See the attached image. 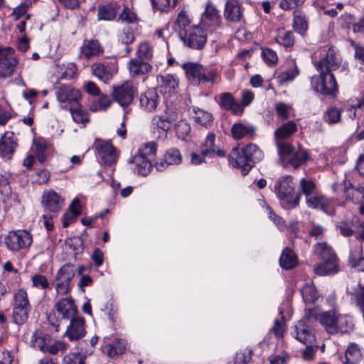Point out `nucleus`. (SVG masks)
<instances>
[{"label":"nucleus","mask_w":364,"mask_h":364,"mask_svg":"<svg viewBox=\"0 0 364 364\" xmlns=\"http://www.w3.org/2000/svg\"><path fill=\"white\" fill-rule=\"evenodd\" d=\"M264 154L255 144H249L242 149L235 147L229 155V161L241 169L242 175H246L255 164L262 160Z\"/></svg>","instance_id":"nucleus-1"},{"label":"nucleus","mask_w":364,"mask_h":364,"mask_svg":"<svg viewBox=\"0 0 364 364\" xmlns=\"http://www.w3.org/2000/svg\"><path fill=\"white\" fill-rule=\"evenodd\" d=\"M320 324L327 333L334 335L349 333L353 329L351 319L334 310L321 312Z\"/></svg>","instance_id":"nucleus-2"},{"label":"nucleus","mask_w":364,"mask_h":364,"mask_svg":"<svg viewBox=\"0 0 364 364\" xmlns=\"http://www.w3.org/2000/svg\"><path fill=\"white\" fill-rule=\"evenodd\" d=\"M316 255L323 261L314 267V272L320 276L335 274L338 272V258L332 247L326 242H318L314 246Z\"/></svg>","instance_id":"nucleus-3"},{"label":"nucleus","mask_w":364,"mask_h":364,"mask_svg":"<svg viewBox=\"0 0 364 364\" xmlns=\"http://www.w3.org/2000/svg\"><path fill=\"white\" fill-rule=\"evenodd\" d=\"M278 154L281 164L284 167L298 168L310 158L308 151L300 145L294 148L291 144H279Z\"/></svg>","instance_id":"nucleus-4"},{"label":"nucleus","mask_w":364,"mask_h":364,"mask_svg":"<svg viewBox=\"0 0 364 364\" xmlns=\"http://www.w3.org/2000/svg\"><path fill=\"white\" fill-rule=\"evenodd\" d=\"M318 72L319 75H314L311 79V87L324 96L336 97L338 92V86L334 75L323 71Z\"/></svg>","instance_id":"nucleus-5"},{"label":"nucleus","mask_w":364,"mask_h":364,"mask_svg":"<svg viewBox=\"0 0 364 364\" xmlns=\"http://www.w3.org/2000/svg\"><path fill=\"white\" fill-rule=\"evenodd\" d=\"M274 189L278 197L291 207L298 205L301 193L294 195L293 178L291 176L281 177L275 183Z\"/></svg>","instance_id":"nucleus-6"},{"label":"nucleus","mask_w":364,"mask_h":364,"mask_svg":"<svg viewBox=\"0 0 364 364\" xmlns=\"http://www.w3.org/2000/svg\"><path fill=\"white\" fill-rule=\"evenodd\" d=\"M137 95V88L132 81H125L122 84L114 86L112 95L124 109L127 108L134 101Z\"/></svg>","instance_id":"nucleus-7"},{"label":"nucleus","mask_w":364,"mask_h":364,"mask_svg":"<svg viewBox=\"0 0 364 364\" xmlns=\"http://www.w3.org/2000/svg\"><path fill=\"white\" fill-rule=\"evenodd\" d=\"M31 235L23 230L10 231L4 238V242L9 250L17 252L28 247L32 243Z\"/></svg>","instance_id":"nucleus-8"},{"label":"nucleus","mask_w":364,"mask_h":364,"mask_svg":"<svg viewBox=\"0 0 364 364\" xmlns=\"http://www.w3.org/2000/svg\"><path fill=\"white\" fill-rule=\"evenodd\" d=\"M17 63L14 49L11 47L0 46V77L11 76Z\"/></svg>","instance_id":"nucleus-9"},{"label":"nucleus","mask_w":364,"mask_h":364,"mask_svg":"<svg viewBox=\"0 0 364 364\" xmlns=\"http://www.w3.org/2000/svg\"><path fill=\"white\" fill-rule=\"evenodd\" d=\"M93 75L100 80L106 82L111 80L117 73L118 63L116 59L97 62L91 65Z\"/></svg>","instance_id":"nucleus-10"},{"label":"nucleus","mask_w":364,"mask_h":364,"mask_svg":"<svg viewBox=\"0 0 364 364\" xmlns=\"http://www.w3.org/2000/svg\"><path fill=\"white\" fill-rule=\"evenodd\" d=\"M182 41L191 49L201 50L207 42V36L200 27L194 26L186 31Z\"/></svg>","instance_id":"nucleus-11"},{"label":"nucleus","mask_w":364,"mask_h":364,"mask_svg":"<svg viewBox=\"0 0 364 364\" xmlns=\"http://www.w3.org/2000/svg\"><path fill=\"white\" fill-rule=\"evenodd\" d=\"M201 25L210 31L221 27L222 17L218 10L212 4L208 3L200 18Z\"/></svg>","instance_id":"nucleus-12"},{"label":"nucleus","mask_w":364,"mask_h":364,"mask_svg":"<svg viewBox=\"0 0 364 364\" xmlns=\"http://www.w3.org/2000/svg\"><path fill=\"white\" fill-rule=\"evenodd\" d=\"M85 334V321L83 317L75 316L70 319V324L64 334L69 341H77L84 337Z\"/></svg>","instance_id":"nucleus-13"},{"label":"nucleus","mask_w":364,"mask_h":364,"mask_svg":"<svg viewBox=\"0 0 364 364\" xmlns=\"http://www.w3.org/2000/svg\"><path fill=\"white\" fill-rule=\"evenodd\" d=\"M17 146V138L14 132H5L0 139V156L8 160L11 159Z\"/></svg>","instance_id":"nucleus-14"},{"label":"nucleus","mask_w":364,"mask_h":364,"mask_svg":"<svg viewBox=\"0 0 364 364\" xmlns=\"http://www.w3.org/2000/svg\"><path fill=\"white\" fill-rule=\"evenodd\" d=\"M55 95L60 102H68L70 105L78 104L81 98L80 90L69 85H60L56 87Z\"/></svg>","instance_id":"nucleus-15"},{"label":"nucleus","mask_w":364,"mask_h":364,"mask_svg":"<svg viewBox=\"0 0 364 364\" xmlns=\"http://www.w3.org/2000/svg\"><path fill=\"white\" fill-rule=\"evenodd\" d=\"M292 334L296 340L304 344L314 343L316 341L313 329L306 324L304 320L297 322Z\"/></svg>","instance_id":"nucleus-16"},{"label":"nucleus","mask_w":364,"mask_h":364,"mask_svg":"<svg viewBox=\"0 0 364 364\" xmlns=\"http://www.w3.org/2000/svg\"><path fill=\"white\" fill-rule=\"evenodd\" d=\"M54 308L62 318L66 320L71 319L77 314V308L71 297L63 298L55 303Z\"/></svg>","instance_id":"nucleus-17"},{"label":"nucleus","mask_w":364,"mask_h":364,"mask_svg":"<svg viewBox=\"0 0 364 364\" xmlns=\"http://www.w3.org/2000/svg\"><path fill=\"white\" fill-rule=\"evenodd\" d=\"M340 64L341 60L336 56L334 50L329 48L326 57L316 64V68L318 71L332 73L333 70L338 68Z\"/></svg>","instance_id":"nucleus-18"},{"label":"nucleus","mask_w":364,"mask_h":364,"mask_svg":"<svg viewBox=\"0 0 364 364\" xmlns=\"http://www.w3.org/2000/svg\"><path fill=\"white\" fill-rule=\"evenodd\" d=\"M297 131L296 124L293 121H289L283 124L274 132L277 150L279 149V144H290L285 140L289 138L294 133Z\"/></svg>","instance_id":"nucleus-19"},{"label":"nucleus","mask_w":364,"mask_h":364,"mask_svg":"<svg viewBox=\"0 0 364 364\" xmlns=\"http://www.w3.org/2000/svg\"><path fill=\"white\" fill-rule=\"evenodd\" d=\"M99 156L105 165L112 166L117 161L116 149L108 142L99 143L97 145Z\"/></svg>","instance_id":"nucleus-20"},{"label":"nucleus","mask_w":364,"mask_h":364,"mask_svg":"<svg viewBox=\"0 0 364 364\" xmlns=\"http://www.w3.org/2000/svg\"><path fill=\"white\" fill-rule=\"evenodd\" d=\"M182 156L177 149H169L164 156V159L155 164L157 171H163L169 165H177L181 162Z\"/></svg>","instance_id":"nucleus-21"},{"label":"nucleus","mask_w":364,"mask_h":364,"mask_svg":"<svg viewBox=\"0 0 364 364\" xmlns=\"http://www.w3.org/2000/svg\"><path fill=\"white\" fill-rule=\"evenodd\" d=\"M218 105L220 107L226 110L230 111L233 114H242L241 106L235 99L233 95L230 92H223L219 95Z\"/></svg>","instance_id":"nucleus-22"},{"label":"nucleus","mask_w":364,"mask_h":364,"mask_svg":"<svg viewBox=\"0 0 364 364\" xmlns=\"http://www.w3.org/2000/svg\"><path fill=\"white\" fill-rule=\"evenodd\" d=\"M127 68L132 77H137L150 73L152 70V66L148 62L135 58L130 59L127 64Z\"/></svg>","instance_id":"nucleus-23"},{"label":"nucleus","mask_w":364,"mask_h":364,"mask_svg":"<svg viewBox=\"0 0 364 364\" xmlns=\"http://www.w3.org/2000/svg\"><path fill=\"white\" fill-rule=\"evenodd\" d=\"M215 136L213 134L209 133L205 141L203 143L200 149V154L203 158L208 156V157H214L215 156H225V151L219 149L215 145Z\"/></svg>","instance_id":"nucleus-24"},{"label":"nucleus","mask_w":364,"mask_h":364,"mask_svg":"<svg viewBox=\"0 0 364 364\" xmlns=\"http://www.w3.org/2000/svg\"><path fill=\"white\" fill-rule=\"evenodd\" d=\"M42 203L46 210L55 213L62 208L64 201L57 193L50 191L43 194Z\"/></svg>","instance_id":"nucleus-25"},{"label":"nucleus","mask_w":364,"mask_h":364,"mask_svg":"<svg viewBox=\"0 0 364 364\" xmlns=\"http://www.w3.org/2000/svg\"><path fill=\"white\" fill-rule=\"evenodd\" d=\"M82 54L87 59L99 56L104 53V48L97 39H85L80 48Z\"/></svg>","instance_id":"nucleus-26"},{"label":"nucleus","mask_w":364,"mask_h":364,"mask_svg":"<svg viewBox=\"0 0 364 364\" xmlns=\"http://www.w3.org/2000/svg\"><path fill=\"white\" fill-rule=\"evenodd\" d=\"M159 97L154 89H149L140 95L139 103L141 108L147 112L155 111Z\"/></svg>","instance_id":"nucleus-27"},{"label":"nucleus","mask_w":364,"mask_h":364,"mask_svg":"<svg viewBox=\"0 0 364 364\" xmlns=\"http://www.w3.org/2000/svg\"><path fill=\"white\" fill-rule=\"evenodd\" d=\"M181 67L184 70L188 80L193 84L198 85L203 65L196 62H186Z\"/></svg>","instance_id":"nucleus-28"},{"label":"nucleus","mask_w":364,"mask_h":364,"mask_svg":"<svg viewBox=\"0 0 364 364\" xmlns=\"http://www.w3.org/2000/svg\"><path fill=\"white\" fill-rule=\"evenodd\" d=\"M256 128L250 124L235 123L231 127V134L235 139L243 138L253 139L255 136Z\"/></svg>","instance_id":"nucleus-29"},{"label":"nucleus","mask_w":364,"mask_h":364,"mask_svg":"<svg viewBox=\"0 0 364 364\" xmlns=\"http://www.w3.org/2000/svg\"><path fill=\"white\" fill-rule=\"evenodd\" d=\"M50 343L51 336L38 330H36L33 333L31 338L29 341L31 346L38 348L43 353H46L48 344Z\"/></svg>","instance_id":"nucleus-30"},{"label":"nucleus","mask_w":364,"mask_h":364,"mask_svg":"<svg viewBox=\"0 0 364 364\" xmlns=\"http://www.w3.org/2000/svg\"><path fill=\"white\" fill-rule=\"evenodd\" d=\"M242 16L240 6L234 1H228L225 4L224 16L232 22L239 21Z\"/></svg>","instance_id":"nucleus-31"},{"label":"nucleus","mask_w":364,"mask_h":364,"mask_svg":"<svg viewBox=\"0 0 364 364\" xmlns=\"http://www.w3.org/2000/svg\"><path fill=\"white\" fill-rule=\"evenodd\" d=\"M293 27L294 30L304 34L308 29V20L306 14L301 10H295L293 13Z\"/></svg>","instance_id":"nucleus-32"},{"label":"nucleus","mask_w":364,"mask_h":364,"mask_svg":"<svg viewBox=\"0 0 364 364\" xmlns=\"http://www.w3.org/2000/svg\"><path fill=\"white\" fill-rule=\"evenodd\" d=\"M350 302L364 315V284L358 283L350 293Z\"/></svg>","instance_id":"nucleus-33"},{"label":"nucleus","mask_w":364,"mask_h":364,"mask_svg":"<svg viewBox=\"0 0 364 364\" xmlns=\"http://www.w3.org/2000/svg\"><path fill=\"white\" fill-rule=\"evenodd\" d=\"M119 6L116 4H107L98 8V18L104 21H112L117 14Z\"/></svg>","instance_id":"nucleus-34"},{"label":"nucleus","mask_w":364,"mask_h":364,"mask_svg":"<svg viewBox=\"0 0 364 364\" xmlns=\"http://www.w3.org/2000/svg\"><path fill=\"white\" fill-rule=\"evenodd\" d=\"M362 353L360 347L355 343H351L348 346L346 353V364H357L362 358Z\"/></svg>","instance_id":"nucleus-35"},{"label":"nucleus","mask_w":364,"mask_h":364,"mask_svg":"<svg viewBox=\"0 0 364 364\" xmlns=\"http://www.w3.org/2000/svg\"><path fill=\"white\" fill-rule=\"evenodd\" d=\"M151 160V158L142 156L141 155H135L132 158V162L136 164L139 173L143 176H146L149 174L152 168Z\"/></svg>","instance_id":"nucleus-36"},{"label":"nucleus","mask_w":364,"mask_h":364,"mask_svg":"<svg viewBox=\"0 0 364 364\" xmlns=\"http://www.w3.org/2000/svg\"><path fill=\"white\" fill-rule=\"evenodd\" d=\"M220 80V75L217 69L203 67L198 85L200 83H210L211 85H214Z\"/></svg>","instance_id":"nucleus-37"},{"label":"nucleus","mask_w":364,"mask_h":364,"mask_svg":"<svg viewBox=\"0 0 364 364\" xmlns=\"http://www.w3.org/2000/svg\"><path fill=\"white\" fill-rule=\"evenodd\" d=\"M297 258L291 250L286 247L279 258V264L282 268L290 269L296 266Z\"/></svg>","instance_id":"nucleus-38"},{"label":"nucleus","mask_w":364,"mask_h":364,"mask_svg":"<svg viewBox=\"0 0 364 364\" xmlns=\"http://www.w3.org/2000/svg\"><path fill=\"white\" fill-rule=\"evenodd\" d=\"M80 200L77 198L74 199L70 205L69 210L64 214L63 218V225L64 228L68 227L70 223L80 214Z\"/></svg>","instance_id":"nucleus-39"},{"label":"nucleus","mask_w":364,"mask_h":364,"mask_svg":"<svg viewBox=\"0 0 364 364\" xmlns=\"http://www.w3.org/2000/svg\"><path fill=\"white\" fill-rule=\"evenodd\" d=\"M75 274V266L70 263L64 264L57 272L56 281H61L70 284Z\"/></svg>","instance_id":"nucleus-40"},{"label":"nucleus","mask_w":364,"mask_h":364,"mask_svg":"<svg viewBox=\"0 0 364 364\" xmlns=\"http://www.w3.org/2000/svg\"><path fill=\"white\" fill-rule=\"evenodd\" d=\"M125 350V342L123 340H117L112 344L105 345L103 348V353L109 357L122 354Z\"/></svg>","instance_id":"nucleus-41"},{"label":"nucleus","mask_w":364,"mask_h":364,"mask_svg":"<svg viewBox=\"0 0 364 364\" xmlns=\"http://www.w3.org/2000/svg\"><path fill=\"white\" fill-rule=\"evenodd\" d=\"M276 41L284 47H291L294 43V36L291 31H286L284 28L278 29Z\"/></svg>","instance_id":"nucleus-42"},{"label":"nucleus","mask_w":364,"mask_h":364,"mask_svg":"<svg viewBox=\"0 0 364 364\" xmlns=\"http://www.w3.org/2000/svg\"><path fill=\"white\" fill-rule=\"evenodd\" d=\"M157 82L164 89L173 91L178 85V80L174 75L167 74L157 77Z\"/></svg>","instance_id":"nucleus-43"},{"label":"nucleus","mask_w":364,"mask_h":364,"mask_svg":"<svg viewBox=\"0 0 364 364\" xmlns=\"http://www.w3.org/2000/svg\"><path fill=\"white\" fill-rule=\"evenodd\" d=\"M47 146V141L43 138H38L33 141L34 151L40 163H44L46 160Z\"/></svg>","instance_id":"nucleus-44"},{"label":"nucleus","mask_w":364,"mask_h":364,"mask_svg":"<svg viewBox=\"0 0 364 364\" xmlns=\"http://www.w3.org/2000/svg\"><path fill=\"white\" fill-rule=\"evenodd\" d=\"M307 205L311 208L323 209L329 204V200L320 195L314 193L311 196L306 198Z\"/></svg>","instance_id":"nucleus-45"},{"label":"nucleus","mask_w":364,"mask_h":364,"mask_svg":"<svg viewBox=\"0 0 364 364\" xmlns=\"http://www.w3.org/2000/svg\"><path fill=\"white\" fill-rule=\"evenodd\" d=\"M69 110L71 113L73 119L76 123H84L88 122V114L85 110L82 108L80 105H70Z\"/></svg>","instance_id":"nucleus-46"},{"label":"nucleus","mask_w":364,"mask_h":364,"mask_svg":"<svg viewBox=\"0 0 364 364\" xmlns=\"http://www.w3.org/2000/svg\"><path fill=\"white\" fill-rule=\"evenodd\" d=\"M13 306L31 309L27 292L24 289H18L14 294Z\"/></svg>","instance_id":"nucleus-47"},{"label":"nucleus","mask_w":364,"mask_h":364,"mask_svg":"<svg viewBox=\"0 0 364 364\" xmlns=\"http://www.w3.org/2000/svg\"><path fill=\"white\" fill-rule=\"evenodd\" d=\"M30 311L31 309L13 306L12 318L14 322L18 325L25 323L28 318Z\"/></svg>","instance_id":"nucleus-48"},{"label":"nucleus","mask_w":364,"mask_h":364,"mask_svg":"<svg viewBox=\"0 0 364 364\" xmlns=\"http://www.w3.org/2000/svg\"><path fill=\"white\" fill-rule=\"evenodd\" d=\"M299 74V70L296 65L292 68L281 73L277 77L279 84L283 85L289 82H291Z\"/></svg>","instance_id":"nucleus-49"},{"label":"nucleus","mask_w":364,"mask_h":364,"mask_svg":"<svg viewBox=\"0 0 364 364\" xmlns=\"http://www.w3.org/2000/svg\"><path fill=\"white\" fill-rule=\"evenodd\" d=\"M194 113L195 114L193 118L197 123L204 127H207L208 124L212 123L213 115L210 112L198 108L194 109Z\"/></svg>","instance_id":"nucleus-50"},{"label":"nucleus","mask_w":364,"mask_h":364,"mask_svg":"<svg viewBox=\"0 0 364 364\" xmlns=\"http://www.w3.org/2000/svg\"><path fill=\"white\" fill-rule=\"evenodd\" d=\"M302 297L305 303H313L318 297L315 287L312 284H306L301 289Z\"/></svg>","instance_id":"nucleus-51"},{"label":"nucleus","mask_w":364,"mask_h":364,"mask_svg":"<svg viewBox=\"0 0 364 364\" xmlns=\"http://www.w3.org/2000/svg\"><path fill=\"white\" fill-rule=\"evenodd\" d=\"M341 117V109L331 107H328L323 114V119L328 124H336L340 122Z\"/></svg>","instance_id":"nucleus-52"},{"label":"nucleus","mask_w":364,"mask_h":364,"mask_svg":"<svg viewBox=\"0 0 364 364\" xmlns=\"http://www.w3.org/2000/svg\"><path fill=\"white\" fill-rule=\"evenodd\" d=\"M151 1L154 9H158L163 12H168L174 8L178 3V0H151Z\"/></svg>","instance_id":"nucleus-53"},{"label":"nucleus","mask_w":364,"mask_h":364,"mask_svg":"<svg viewBox=\"0 0 364 364\" xmlns=\"http://www.w3.org/2000/svg\"><path fill=\"white\" fill-rule=\"evenodd\" d=\"M136 56L139 59L149 60L153 57V48L147 42H142L138 46Z\"/></svg>","instance_id":"nucleus-54"},{"label":"nucleus","mask_w":364,"mask_h":364,"mask_svg":"<svg viewBox=\"0 0 364 364\" xmlns=\"http://www.w3.org/2000/svg\"><path fill=\"white\" fill-rule=\"evenodd\" d=\"M252 350L249 348L241 349L237 352L234 364H248L252 359Z\"/></svg>","instance_id":"nucleus-55"},{"label":"nucleus","mask_w":364,"mask_h":364,"mask_svg":"<svg viewBox=\"0 0 364 364\" xmlns=\"http://www.w3.org/2000/svg\"><path fill=\"white\" fill-rule=\"evenodd\" d=\"M117 21H122L127 23H137L139 19L137 15L134 11L129 7L124 6Z\"/></svg>","instance_id":"nucleus-56"},{"label":"nucleus","mask_w":364,"mask_h":364,"mask_svg":"<svg viewBox=\"0 0 364 364\" xmlns=\"http://www.w3.org/2000/svg\"><path fill=\"white\" fill-rule=\"evenodd\" d=\"M68 344L62 341H55L48 344L46 353L50 355H57L58 353H64L67 350Z\"/></svg>","instance_id":"nucleus-57"},{"label":"nucleus","mask_w":364,"mask_h":364,"mask_svg":"<svg viewBox=\"0 0 364 364\" xmlns=\"http://www.w3.org/2000/svg\"><path fill=\"white\" fill-rule=\"evenodd\" d=\"M29 4L26 2L22 3L19 6L16 7L11 14V16H13L14 19L15 21H18L23 16H26V20L30 19L31 15L27 14V10Z\"/></svg>","instance_id":"nucleus-58"},{"label":"nucleus","mask_w":364,"mask_h":364,"mask_svg":"<svg viewBox=\"0 0 364 364\" xmlns=\"http://www.w3.org/2000/svg\"><path fill=\"white\" fill-rule=\"evenodd\" d=\"M152 124L155 127L161 129L164 132L168 131L172 125V124L169 122L168 119L160 114L155 115L153 117Z\"/></svg>","instance_id":"nucleus-59"},{"label":"nucleus","mask_w":364,"mask_h":364,"mask_svg":"<svg viewBox=\"0 0 364 364\" xmlns=\"http://www.w3.org/2000/svg\"><path fill=\"white\" fill-rule=\"evenodd\" d=\"M316 186L311 180L301 178L300 181L301 193L306 196V198L315 193Z\"/></svg>","instance_id":"nucleus-60"},{"label":"nucleus","mask_w":364,"mask_h":364,"mask_svg":"<svg viewBox=\"0 0 364 364\" xmlns=\"http://www.w3.org/2000/svg\"><path fill=\"white\" fill-rule=\"evenodd\" d=\"M134 39L133 31L129 26H125L119 34V41L126 45L133 43Z\"/></svg>","instance_id":"nucleus-61"},{"label":"nucleus","mask_w":364,"mask_h":364,"mask_svg":"<svg viewBox=\"0 0 364 364\" xmlns=\"http://www.w3.org/2000/svg\"><path fill=\"white\" fill-rule=\"evenodd\" d=\"M156 144L154 142L146 144L143 148L139 149L136 155H141L147 158H151L156 154Z\"/></svg>","instance_id":"nucleus-62"},{"label":"nucleus","mask_w":364,"mask_h":364,"mask_svg":"<svg viewBox=\"0 0 364 364\" xmlns=\"http://www.w3.org/2000/svg\"><path fill=\"white\" fill-rule=\"evenodd\" d=\"M254 93L249 90H244L241 92V101L239 105L241 106L242 114L244 112V107L250 105L254 100Z\"/></svg>","instance_id":"nucleus-63"},{"label":"nucleus","mask_w":364,"mask_h":364,"mask_svg":"<svg viewBox=\"0 0 364 364\" xmlns=\"http://www.w3.org/2000/svg\"><path fill=\"white\" fill-rule=\"evenodd\" d=\"M85 358L79 353H69L63 360L62 364H84Z\"/></svg>","instance_id":"nucleus-64"}]
</instances>
